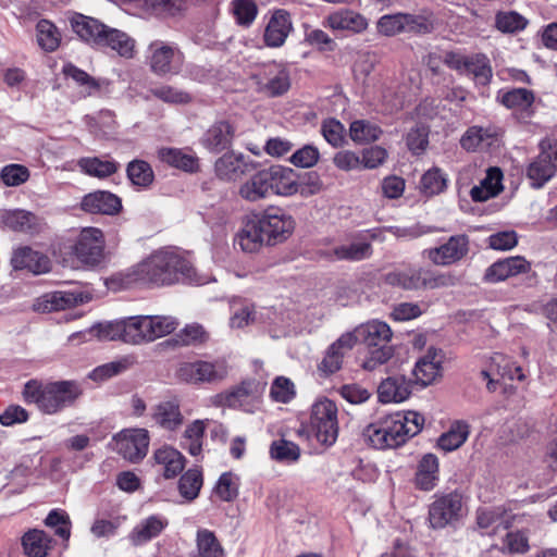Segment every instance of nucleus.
<instances>
[{
	"instance_id": "obj_1",
	"label": "nucleus",
	"mask_w": 557,
	"mask_h": 557,
	"mask_svg": "<svg viewBox=\"0 0 557 557\" xmlns=\"http://www.w3.org/2000/svg\"><path fill=\"white\" fill-rule=\"evenodd\" d=\"M126 283L163 287L174 284L205 285L208 274L197 271L188 256L177 248L164 247L151 252L125 274Z\"/></svg>"
},
{
	"instance_id": "obj_2",
	"label": "nucleus",
	"mask_w": 557,
	"mask_h": 557,
	"mask_svg": "<svg viewBox=\"0 0 557 557\" xmlns=\"http://www.w3.org/2000/svg\"><path fill=\"white\" fill-rule=\"evenodd\" d=\"M424 418L416 411L380 417L363 430L366 442L375 449L395 448L422 430Z\"/></svg>"
},
{
	"instance_id": "obj_3",
	"label": "nucleus",
	"mask_w": 557,
	"mask_h": 557,
	"mask_svg": "<svg viewBox=\"0 0 557 557\" xmlns=\"http://www.w3.org/2000/svg\"><path fill=\"white\" fill-rule=\"evenodd\" d=\"M70 25L77 37L92 48L110 49L124 59H133L136 54V40L134 38L95 17L74 13L70 17Z\"/></svg>"
},
{
	"instance_id": "obj_4",
	"label": "nucleus",
	"mask_w": 557,
	"mask_h": 557,
	"mask_svg": "<svg viewBox=\"0 0 557 557\" xmlns=\"http://www.w3.org/2000/svg\"><path fill=\"white\" fill-rule=\"evenodd\" d=\"M81 394L79 385L73 381L29 380L25 383L22 392L26 404L35 405L46 414H54L73 405Z\"/></svg>"
},
{
	"instance_id": "obj_5",
	"label": "nucleus",
	"mask_w": 557,
	"mask_h": 557,
	"mask_svg": "<svg viewBox=\"0 0 557 557\" xmlns=\"http://www.w3.org/2000/svg\"><path fill=\"white\" fill-rule=\"evenodd\" d=\"M271 195L281 197L313 196L322 189V182L314 172L298 173L292 168L271 165L267 168Z\"/></svg>"
},
{
	"instance_id": "obj_6",
	"label": "nucleus",
	"mask_w": 557,
	"mask_h": 557,
	"mask_svg": "<svg viewBox=\"0 0 557 557\" xmlns=\"http://www.w3.org/2000/svg\"><path fill=\"white\" fill-rule=\"evenodd\" d=\"M338 409L329 398L318 399L311 407L310 425L317 441L330 447L338 437Z\"/></svg>"
},
{
	"instance_id": "obj_7",
	"label": "nucleus",
	"mask_w": 557,
	"mask_h": 557,
	"mask_svg": "<svg viewBox=\"0 0 557 557\" xmlns=\"http://www.w3.org/2000/svg\"><path fill=\"white\" fill-rule=\"evenodd\" d=\"M146 59L150 71L163 77L181 72L184 53L176 44L157 39L149 44Z\"/></svg>"
},
{
	"instance_id": "obj_8",
	"label": "nucleus",
	"mask_w": 557,
	"mask_h": 557,
	"mask_svg": "<svg viewBox=\"0 0 557 557\" xmlns=\"http://www.w3.org/2000/svg\"><path fill=\"white\" fill-rule=\"evenodd\" d=\"M256 216L259 220L268 246L287 240L294 232L295 220L282 208L269 207Z\"/></svg>"
},
{
	"instance_id": "obj_9",
	"label": "nucleus",
	"mask_w": 557,
	"mask_h": 557,
	"mask_svg": "<svg viewBox=\"0 0 557 557\" xmlns=\"http://www.w3.org/2000/svg\"><path fill=\"white\" fill-rule=\"evenodd\" d=\"M444 63L461 74L471 75L476 85L486 86L493 77L488 58L483 53L461 54L447 52Z\"/></svg>"
},
{
	"instance_id": "obj_10",
	"label": "nucleus",
	"mask_w": 557,
	"mask_h": 557,
	"mask_svg": "<svg viewBox=\"0 0 557 557\" xmlns=\"http://www.w3.org/2000/svg\"><path fill=\"white\" fill-rule=\"evenodd\" d=\"M258 85V89L270 96L278 97L284 95L290 88V75L288 69L277 62H271L262 65L252 75Z\"/></svg>"
},
{
	"instance_id": "obj_11",
	"label": "nucleus",
	"mask_w": 557,
	"mask_h": 557,
	"mask_svg": "<svg viewBox=\"0 0 557 557\" xmlns=\"http://www.w3.org/2000/svg\"><path fill=\"white\" fill-rule=\"evenodd\" d=\"M541 151L527 168V177L535 188L542 187L557 172V143L542 140Z\"/></svg>"
},
{
	"instance_id": "obj_12",
	"label": "nucleus",
	"mask_w": 557,
	"mask_h": 557,
	"mask_svg": "<svg viewBox=\"0 0 557 557\" xmlns=\"http://www.w3.org/2000/svg\"><path fill=\"white\" fill-rule=\"evenodd\" d=\"M113 449L131 462L143 460L149 447V434L145 429H125L113 436Z\"/></svg>"
},
{
	"instance_id": "obj_13",
	"label": "nucleus",
	"mask_w": 557,
	"mask_h": 557,
	"mask_svg": "<svg viewBox=\"0 0 557 557\" xmlns=\"http://www.w3.org/2000/svg\"><path fill=\"white\" fill-rule=\"evenodd\" d=\"M73 253L85 265L96 267L104 257V237L97 227L83 228L73 246Z\"/></svg>"
},
{
	"instance_id": "obj_14",
	"label": "nucleus",
	"mask_w": 557,
	"mask_h": 557,
	"mask_svg": "<svg viewBox=\"0 0 557 557\" xmlns=\"http://www.w3.org/2000/svg\"><path fill=\"white\" fill-rule=\"evenodd\" d=\"M227 375V367L224 361H195L181 364L177 370L180 380L186 383H215Z\"/></svg>"
},
{
	"instance_id": "obj_15",
	"label": "nucleus",
	"mask_w": 557,
	"mask_h": 557,
	"mask_svg": "<svg viewBox=\"0 0 557 557\" xmlns=\"http://www.w3.org/2000/svg\"><path fill=\"white\" fill-rule=\"evenodd\" d=\"M469 252V238L467 235H454L438 247L426 248L422 257L435 265L446 267L462 260Z\"/></svg>"
},
{
	"instance_id": "obj_16",
	"label": "nucleus",
	"mask_w": 557,
	"mask_h": 557,
	"mask_svg": "<svg viewBox=\"0 0 557 557\" xmlns=\"http://www.w3.org/2000/svg\"><path fill=\"white\" fill-rule=\"evenodd\" d=\"M462 515V497L451 492L437 497L429 508V522L433 529H443Z\"/></svg>"
},
{
	"instance_id": "obj_17",
	"label": "nucleus",
	"mask_w": 557,
	"mask_h": 557,
	"mask_svg": "<svg viewBox=\"0 0 557 557\" xmlns=\"http://www.w3.org/2000/svg\"><path fill=\"white\" fill-rule=\"evenodd\" d=\"M261 388L255 380L243 381L234 388L220 394V404L245 412H253L260 404Z\"/></svg>"
},
{
	"instance_id": "obj_18",
	"label": "nucleus",
	"mask_w": 557,
	"mask_h": 557,
	"mask_svg": "<svg viewBox=\"0 0 557 557\" xmlns=\"http://www.w3.org/2000/svg\"><path fill=\"white\" fill-rule=\"evenodd\" d=\"M444 359L442 349L430 347L416 362L412 371L416 382L422 386L434 383L442 376Z\"/></svg>"
},
{
	"instance_id": "obj_19",
	"label": "nucleus",
	"mask_w": 557,
	"mask_h": 557,
	"mask_svg": "<svg viewBox=\"0 0 557 557\" xmlns=\"http://www.w3.org/2000/svg\"><path fill=\"white\" fill-rule=\"evenodd\" d=\"M88 300V296L82 292L58 290L44 294L33 305L35 311L51 312L65 310Z\"/></svg>"
},
{
	"instance_id": "obj_20",
	"label": "nucleus",
	"mask_w": 557,
	"mask_h": 557,
	"mask_svg": "<svg viewBox=\"0 0 557 557\" xmlns=\"http://www.w3.org/2000/svg\"><path fill=\"white\" fill-rule=\"evenodd\" d=\"M352 337V346L357 342L364 344L367 347H376L388 345L393 333L389 325L379 320H372L359 325L351 333H346Z\"/></svg>"
},
{
	"instance_id": "obj_21",
	"label": "nucleus",
	"mask_w": 557,
	"mask_h": 557,
	"mask_svg": "<svg viewBox=\"0 0 557 557\" xmlns=\"http://www.w3.org/2000/svg\"><path fill=\"white\" fill-rule=\"evenodd\" d=\"M236 128L225 120L214 122L202 135L201 145L213 153H220L231 148Z\"/></svg>"
},
{
	"instance_id": "obj_22",
	"label": "nucleus",
	"mask_w": 557,
	"mask_h": 557,
	"mask_svg": "<svg viewBox=\"0 0 557 557\" xmlns=\"http://www.w3.org/2000/svg\"><path fill=\"white\" fill-rule=\"evenodd\" d=\"M530 269V262L523 257H509L491 264L484 273V281L487 283H498L508 277L528 273Z\"/></svg>"
},
{
	"instance_id": "obj_23",
	"label": "nucleus",
	"mask_w": 557,
	"mask_h": 557,
	"mask_svg": "<svg viewBox=\"0 0 557 557\" xmlns=\"http://www.w3.org/2000/svg\"><path fill=\"white\" fill-rule=\"evenodd\" d=\"M81 209L92 214L114 215L121 211L122 201L110 191L97 190L83 197Z\"/></svg>"
},
{
	"instance_id": "obj_24",
	"label": "nucleus",
	"mask_w": 557,
	"mask_h": 557,
	"mask_svg": "<svg viewBox=\"0 0 557 557\" xmlns=\"http://www.w3.org/2000/svg\"><path fill=\"white\" fill-rule=\"evenodd\" d=\"M323 25L332 30H347L352 34H360L368 28L369 23L362 14L356 11L338 9L325 17Z\"/></svg>"
},
{
	"instance_id": "obj_25",
	"label": "nucleus",
	"mask_w": 557,
	"mask_h": 557,
	"mask_svg": "<svg viewBox=\"0 0 557 557\" xmlns=\"http://www.w3.org/2000/svg\"><path fill=\"white\" fill-rule=\"evenodd\" d=\"M235 245L247 253L259 251L267 245L262 228L256 214L248 216L235 236Z\"/></svg>"
},
{
	"instance_id": "obj_26",
	"label": "nucleus",
	"mask_w": 557,
	"mask_h": 557,
	"mask_svg": "<svg viewBox=\"0 0 557 557\" xmlns=\"http://www.w3.org/2000/svg\"><path fill=\"white\" fill-rule=\"evenodd\" d=\"M293 29L290 15L284 10L275 11L263 34L264 44L271 48L282 47Z\"/></svg>"
},
{
	"instance_id": "obj_27",
	"label": "nucleus",
	"mask_w": 557,
	"mask_h": 557,
	"mask_svg": "<svg viewBox=\"0 0 557 557\" xmlns=\"http://www.w3.org/2000/svg\"><path fill=\"white\" fill-rule=\"evenodd\" d=\"M255 168L253 161L247 160L243 154L225 153L214 164V171L223 181H235Z\"/></svg>"
},
{
	"instance_id": "obj_28",
	"label": "nucleus",
	"mask_w": 557,
	"mask_h": 557,
	"mask_svg": "<svg viewBox=\"0 0 557 557\" xmlns=\"http://www.w3.org/2000/svg\"><path fill=\"white\" fill-rule=\"evenodd\" d=\"M440 480V460L434 454H425L417 465L414 485L421 491H432Z\"/></svg>"
},
{
	"instance_id": "obj_29",
	"label": "nucleus",
	"mask_w": 557,
	"mask_h": 557,
	"mask_svg": "<svg viewBox=\"0 0 557 557\" xmlns=\"http://www.w3.org/2000/svg\"><path fill=\"white\" fill-rule=\"evenodd\" d=\"M169 520L161 515H152L143 519L129 533L134 546L143 545L157 536L168 527Z\"/></svg>"
},
{
	"instance_id": "obj_30",
	"label": "nucleus",
	"mask_w": 557,
	"mask_h": 557,
	"mask_svg": "<svg viewBox=\"0 0 557 557\" xmlns=\"http://www.w3.org/2000/svg\"><path fill=\"white\" fill-rule=\"evenodd\" d=\"M238 196L249 202H257L271 196L267 169L251 175L238 187Z\"/></svg>"
},
{
	"instance_id": "obj_31",
	"label": "nucleus",
	"mask_w": 557,
	"mask_h": 557,
	"mask_svg": "<svg viewBox=\"0 0 557 557\" xmlns=\"http://www.w3.org/2000/svg\"><path fill=\"white\" fill-rule=\"evenodd\" d=\"M352 347V337L350 335L343 334L329 347L319 364V370L325 375L337 372L342 368L344 356L351 350Z\"/></svg>"
},
{
	"instance_id": "obj_32",
	"label": "nucleus",
	"mask_w": 557,
	"mask_h": 557,
	"mask_svg": "<svg viewBox=\"0 0 557 557\" xmlns=\"http://www.w3.org/2000/svg\"><path fill=\"white\" fill-rule=\"evenodd\" d=\"M422 275L423 268L410 265L387 272L383 276V281L392 287L412 292L421 289Z\"/></svg>"
},
{
	"instance_id": "obj_33",
	"label": "nucleus",
	"mask_w": 557,
	"mask_h": 557,
	"mask_svg": "<svg viewBox=\"0 0 557 557\" xmlns=\"http://www.w3.org/2000/svg\"><path fill=\"white\" fill-rule=\"evenodd\" d=\"M11 262L14 269H27L36 274L48 272L50 269L49 258L29 247L17 248Z\"/></svg>"
},
{
	"instance_id": "obj_34",
	"label": "nucleus",
	"mask_w": 557,
	"mask_h": 557,
	"mask_svg": "<svg viewBox=\"0 0 557 557\" xmlns=\"http://www.w3.org/2000/svg\"><path fill=\"white\" fill-rule=\"evenodd\" d=\"M153 460L165 479L175 478L185 467V457L175 448L163 446L153 453Z\"/></svg>"
},
{
	"instance_id": "obj_35",
	"label": "nucleus",
	"mask_w": 557,
	"mask_h": 557,
	"mask_svg": "<svg viewBox=\"0 0 557 557\" xmlns=\"http://www.w3.org/2000/svg\"><path fill=\"white\" fill-rule=\"evenodd\" d=\"M411 394V383L403 375L389 376L377 388L382 403H401Z\"/></svg>"
},
{
	"instance_id": "obj_36",
	"label": "nucleus",
	"mask_w": 557,
	"mask_h": 557,
	"mask_svg": "<svg viewBox=\"0 0 557 557\" xmlns=\"http://www.w3.org/2000/svg\"><path fill=\"white\" fill-rule=\"evenodd\" d=\"M503 172L498 168H490L486 176L478 186L470 190L471 199L475 202L486 201L503 190Z\"/></svg>"
},
{
	"instance_id": "obj_37",
	"label": "nucleus",
	"mask_w": 557,
	"mask_h": 557,
	"mask_svg": "<svg viewBox=\"0 0 557 557\" xmlns=\"http://www.w3.org/2000/svg\"><path fill=\"white\" fill-rule=\"evenodd\" d=\"M497 138L493 127L471 126L460 139L461 147L467 151L484 150L491 147Z\"/></svg>"
},
{
	"instance_id": "obj_38",
	"label": "nucleus",
	"mask_w": 557,
	"mask_h": 557,
	"mask_svg": "<svg viewBox=\"0 0 557 557\" xmlns=\"http://www.w3.org/2000/svg\"><path fill=\"white\" fill-rule=\"evenodd\" d=\"M0 224L15 232H34L38 226V218L25 210H0Z\"/></svg>"
},
{
	"instance_id": "obj_39",
	"label": "nucleus",
	"mask_w": 557,
	"mask_h": 557,
	"mask_svg": "<svg viewBox=\"0 0 557 557\" xmlns=\"http://www.w3.org/2000/svg\"><path fill=\"white\" fill-rule=\"evenodd\" d=\"M158 157L162 162L185 172L194 173L199 170L198 158L195 154L185 152L182 149L161 148L158 151Z\"/></svg>"
},
{
	"instance_id": "obj_40",
	"label": "nucleus",
	"mask_w": 557,
	"mask_h": 557,
	"mask_svg": "<svg viewBox=\"0 0 557 557\" xmlns=\"http://www.w3.org/2000/svg\"><path fill=\"white\" fill-rule=\"evenodd\" d=\"M77 165L81 172L97 178H107L116 173L120 168V164L112 159L102 160L97 157L81 158Z\"/></svg>"
},
{
	"instance_id": "obj_41",
	"label": "nucleus",
	"mask_w": 557,
	"mask_h": 557,
	"mask_svg": "<svg viewBox=\"0 0 557 557\" xmlns=\"http://www.w3.org/2000/svg\"><path fill=\"white\" fill-rule=\"evenodd\" d=\"M22 546L28 557H46L51 547V539L45 531L32 529L23 535Z\"/></svg>"
},
{
	"instance_id": "obj_42",
	"label": "nucleus",
	"mask_w": 557,
	"mask_h": 557,
	"mask_svg": "<svg viewBox=\"0 0 557 557\" xmlns=\"http://www.w3.org/2000/svg\"><path fill=\"white\" fill-rule=\"evenodd\" d=\"M373 253L372 245L368 242L350 243L335 246L331 255L341 261L357 262L370 258Z\"/></svg>"
},
{
	"instance_id": "obj_43",
	"label": "nucleus",
	"mask_w": 557,
	"mask_h": 557,
	"mask_svg": "<svg viewBox=\"0 0 557 557\" xmlns=\"http://www.w3.org/2000/svg\"><path fill=\"white\" fill-rule=\"evenodd\" d=\"M469 434L470 426L466 421H455L449 430L440 436L437 446L445 451H453L468 440Z\"/></svg>"
},
{
	"instance_id": "obj_44",
	"label": "nucleus",
	"mask_w": 557,
	"mask_h": 557,
	"mask_svg": "<svg viewBox=\"0 0 557 557\" xmlns=\"http://www.w3.org/2000/svg\"><path fill=\"white\" fill-rule=\"evenodd\" d=\"M153 419L162 428L173 431L183 423V416L178 404L164 401L156 407Z\"/></svg>"
},
{
	"instance_id": "obj_45",
	"label": "nucleus",
	"mask_w": 557,
	"mask_h": 557,
	"mask_svg": "<svg viewBox=\"0 0 557 557\" xmlns=\"http://www.w3.org/2000/svg\"><path fill=\"white\" fill-rule=\"evenodd\" d=\"M36 32L37 42L42 50L53 52L59 48L61 33L52 22L40 20L36 25Z\"/></svg>"
},
{
	"instance_id": "obj_46",
	"label": "nucleus",
	"mask_w": 557,
	"mask_h": 557,
	"mask_svg": "<svg viewBox=\"0 0 557 557\" xmlns=\"http://www.w3.org/2000/svg\"><path fill=\"white\" fill-rule=\"evenodd\" d=\"M206 424L202 420H195L185 429L181 445L191 456L200 455L202 450V440L205 436Z\"/></svg>"
},
{
	"instance_id": "obj_47",
	"label": "nucleus",
	"mask_w": 557,
	"mask_h": 557,
	"mask_svg": "<svg viewBox=\"0 0 557 557\" xmlns=\"http://www.w3.org/2000/svg\"><path fill=\"white\" fill-rule=\"evenodd\" d=\"M300 447L294 442L280 438L270 445V456L272 459L283 463H294L300 458Z\"/></svg>"
},
{
	"instance_id": "obj_48",
	"label": "nucleus",
	"mask_w": 557,
	"mask_h": 557,
	"mask_svg": "<svg viewBox=\"0 0 557 557\" xmlns=\"http://www.w3.org/2000/svg\"><path fill=\"white\" fill-rule=\"evenodd\" d=\"M446 188V174L438 168L428 170L420 180V191L425 196L438 195Z\"/></svg>"
},
{
	"instance_id": "obj_49",
	"label": "nucleus",
	"mask_w": 557,
	"mask_h": 557,
	"mask_svg": "<svg viewBox=\"0 0 557 557\" xmlns=\"http://www.w3.org/2000/svg\"><path fill=\"white\" fill-rule=\"evenodd\" d=\"M405 33H413L418 35L431 34L435 29V18L431 12H422L420 14L405 13Z\"/></svg>"
},
{
	"instance_id": "obj_50",
	"label": "nucleus",
	"mask_w": 557,
	"mask_h": 557,
	"mask_svg": "<svg viewBox=\"0 0 557 557\" xmlns=\"http://www.w3.org/2000/svg\"><path fill=\"white\" fill-rule=\"evenodd\" d=\"M498 99L508 109L527 110L534 102V95L525 88H513L499 92Z\"/></svg>"
},
{
	"instance_id": "obj_51",
	"label": "nucleus",
	"mask_w": 557,
	"mask_h": 557,
	"mask_svg": "<svg viewBox=\"0 0 557 557\" xmlns=\"http://www.w3.org/2000/svg\"><path fill=\"white\" fill-rule=\"evenodd\" d=\"M350 138L357 144L375 141L382 135V129L374 123L366 120H357L350 124Z\"/></svg>"
},
{
	"instance_id": "obj_52",
	"label": "nucleus",
	"mask_w": 557,
	"mask_h": 557,
	"mask_svg": "<svg viewBox=\"0 0 557 557\" xmlns=\"http://www.w3.org/2000/svg\"><path fill=\"white\" fill-rule=\"evenodd\" d=\"M202 482V473L199 469L187 470L178 482L180 494L187 500H194L199 495Z\"/></svg>"
},
{
	"instance_id": "obj_53",
	"label": "nucleus",
	"mask_w": 557,
	"mask_h": 557,
	"mask_svg": "<svg viewBox=\"0 0 557 557\" xmlns=\"http://www.w3.org/2000/svg\"><path fill=\"white\" fill-rule=\"evenodd\" d=\"M126 173L133 185L143 188L150 186L154 178L150 164L143 160H133L129 162Z\"/></svg>"
},
{
	"instance_id": "obj_54",
	"label": "nucleus",
	"mask_w": 557,
	"mask_h": 557,
	"mask_svg": "<svg viewBox=\"0 0 557 557\" xmlns=\"http://www.w3.org/2000/svg\"><path fill=\"white\" fill-rule=\"evenodd\" d=\"M230 5L232 15L240 26H250L258 15V7L255 0H232Z\"/></svg>"
},
{
	"instance_id": "obj_55",
	"label": "nucleus",
	"mask_w": 557,
	"mask_h": 557,
	"mask_svg": "<svg viewBox=\"0 0 557 557\" xmlns=\"http://www.w3.org/2000/svg\"><path fill=\"white\" fill-rule=\"evenodd\" d=\"M197 548L200 557H223L224 554L214 533L207 529L198 530Z\"/></svg>"
},
{
	"instance_id": "obj_56",
	"label": "nucleus",
	"mask_w": 557,
	"mask_h": 557,
	"mask_svg": "<svg viewBox=\"0 0 557 557\" xmlns=\"http://www.w3.org/2000/svg\"><path fill=\"white\" fill-rule=\"evenodd\" d=\"M63 73L66 77L72 78L77 85L83 87L86 96H92L100 89L99 81L71 63L64 65Z\"/></svg>"
},
{
	"instance_id": "obj_57",
	"label": "nucleus",
	"mask_w": 557,
	"mask_h": 557,
	"mask_svg": "<svg viewBox=\"0 0 557 557\" xmlns=\"http://www.w3.org/2000/svg\"><path fill=\"white\" fill-rule=\"evenodd\" d=\"M458 283L457 276L451 272H435L423 269L421 289H437L455 286Z\"/></svg>"
},
{
	"instance_id": "obj_58",
	"label": "nucleus",
	"mask_w": 557,
	"mask_h": 557,
	"mask_svg": "<svg viewBox=\"0 0 557 557\" xmlns=\"http://www.w3.org/2000/svg\"><path fill=\"white\" fill-rule=\"evenodd\" d=\"M134 364L133 357H123L119 360L102 364L92 370L90 377L95 381L107 380L113 375H116Z\"/></svg>"
},
{
	"instance_id": "obj_59",
	"label": "nucleus",
	"mask_w": 557,
	"mask_h": 557,
	"mask_svg": "<svg viewBox=\"0 0 557 557\" xmlns=\"http://www.w3.org/2000/svg\"><path fill=\"white\" fill-rule=\"evenodd\" d=\"M214 493L223 502H232L238 495V478L232 472H224L219 478Z\"/></svg>"
},
{
	"instance_id": "obj_60",
	"label": "nucleus",
	"mask_w": 557,
	"mask_h": 557,
	"mask_svg": "<svg viewBox=\"0 0 557 557\" xmlns=\"http://www.w3.org/2000/svg\"><path fill=\"white\" fill-rule=\"evenodd\" d=\"M150 92L156 98L168 103L184 104L191 101V96L188 92L169 85L151 88Z\"/></svg>"
},
{
	"instance_id": "obj_61",
	"label": "nucleus",
	"mask_w": 557,
	"mask_h": 557,
	"mask_svg": "<svg viewBox=\"0 0 557 557\" xmlns=\"http://www.w3.org/2000/svg\"><path fill=\"white\" fill-rule=\"evenodd\" d=\"M404 20L405 13L385 14L376 23L377 32L387 37L405 33Z\"/></svg>"
},
{
	"instance_id": "obj_62",
	"label": "nucleus",
	"mask_w": 557,
	"mask_h": 557,
	"mask_svg": "<svg viewBox=\"0 0 557 557\" xmlns=\"http://www.w3.org/2000/svg\"><path fill=\"white\" fill-rule=\"evenodd\" d=\"M295 396L294 383L284 376H277L270 388V397L277 403L287 404Z\"/></svg>"
},
{
	"instance_id": "obj_63",
	"label": "nucleus",
	"mask_w": 557,
	"mask_h": 557,
	"mask_svg": "<svg viewBox=\"0 0 557 557\" xmlns=\"http://www.w3.org/2000/svg\"><path fill=\"white\" fill-rule=\"evenodd\" d=\"M47 527L54 528V532L63 540H69L71 535V522L69 516L58 509L51 510L45 519Z\"/></svg>"
},
{
	"instance_id": "obj_64",
	"label": "nucleus",
	"mask_w": 557,
	"mask_h": 557,
	"mask_svg": "<svg viewBox=\"0 0 557 557\" xmlns=\"http://www.w3.org/2000/svg\"><path fill=\"white\" fill-rule=\"evenodd\" d=\"M528 21L517 12H503L496 16V26L504 33H515L525 28Z\"/></svg>"
}]
</instances>
